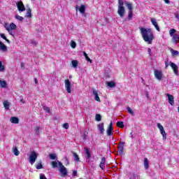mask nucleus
<instances>
[{"mask_svg": "<svg viewBox=\"0 0 179 179\" xmlns=\"http://www.w3.org/2000/svg\"><path fill=\"white\" fill-rule=\"evenodd\" d=\"M157 128L159 129L160 133L162 135L164 139H166L167 134H166V131H164V127H163V125H162L160 123H157Z\"/></svg>", "mask_w": 179, "mask_h": 179, "instance_id": "nucleus-6", "label": "nucleus"}, {"mask_svg": "<svg viewBox=\"0 0 179 179\" xmlns=\"http://www.w3.org/2000/svg\"><path fill=\"white\" fill-rule=\"evenodd\" d=\"M70 45L71 48H76V42L75 41H71Z\"/></svg>", "mask_w": 179, "mask_h": 179, "instance_id": "nucleus-31", "label": "nucleus"}, {"mask_svg": "<svg viewBox=\"0 0 179 179\" xmlns=\"http://www.w3.org/2000/svg\"><path fill=\"white\" fill-rule=\"evenodd\" d=\"M170 66L172 68L175 75H178V66L172 62H170Z\"/></svg>", "mask_w": 179, "mask_h": 179, "instance_id": "nucleus-9", "label": "nucleus"}, {"mask_svg": "<svg viewBox=\"0 0 179 179\" xmlns=\"http://www.w3.org/2000/svg\"><path fill=\"white\" fill-rule=\"evenodd\" d=\"M139 29L144 41L151 44L152 41H153V32H152V29L145 27H140Z\"/></svg>", "mask_w": 179, "mask_h": 179, "instance_id": "nucleus-1", "label": "nucleus"}, {"mask_svg": "<svg viewBox=\"0 0 179 179\" xmlns=\"http://www.w3.org/2000/svg\"><path fill=\"white\" fill-rule=\"evenodd\" d=\"M127 112L129 114H131V115H135L134 110H132V109H131L129 107L127 108Z\"/></svg>", "mask_w": 179, "mask_h": 179, "instance_id": "nucleus-38", "label": "nucleus"}, {"mask_svg": "<svg viewBox=\"0 0 179 179\" xmlns=\"http://www.w3.org/2000/svg\"><path fill=\"white\" fill-rule=\"evenodd\" d=\"M13 152L15 156H19V155H20V152L19 151V150H17V147L13 148Z\"/></svg>", "mask_w": 179, "mask_h": 179, "instance_id": "nucleus-24", "label": "nucleus"}, {"mask_svg": "<svg viewBox=\"0 0 179 179\" xmlns=\"http://www.w3.org/2000/svg\"><path fill=\"white\" fill-rule=\"evenodd\" d=\"M34 132L36 135H38V134H40V127H35Z\"/></svg>", "mask_w": 179, "mask_h": 179, "instance_id": "nucleus-43", "label": "nucleus"}, {"mask_svg": "<svg viewBox=\"0 0 179 179\" xmlns=\"http://www.w3.org/2000/svg\"><path fill=\"white\" fill-rule=\"evenodd\" d=\"M64 85H65V89L67 93H71V81H69V79H66L64 80Z\"/></svg>", "mask_w": 179, "mask_h": 179, "instance_id": "nucleus-7", "label": "nucleus"}, {"mask_svg": "<svg viewBox=\"0 0 179 179\" xmlns=\"http://www.w3.org/2000/svg\"><path fill=\"white\" fill-rule=\"evenodd\" d=\"M130 135H131V138H134V134L132 132L130 133Z\"/></svg>", "mask_w": 179, "mask_h": 179, "instance_id": "nucleus-59", "label": "nucleus"}, {"mask_svg": "<svg viewBox=\"0 0 179 179\" xmlns=\"http://www.w3.org/2000/svg\"><path fill=\"white\" fill-rule=\"evenodd\" d=\"M167 68H169V64L166 63V64H165V69H167Z\"/></svg>", "mask_w": 179, "mask_h": 179, "instance_id": "nucleus-58", "label": "nucleus"}, {"mask_svg": "<svg viewBox=\"0 0 179 179\" xmlns=\"http://www.w3.org/2000/svg\"><path fill=\"white\" fill-rule=\"evenodd\" d=\"M106 85L108 87H115V83H114L113 81L106 82Z\"/></svg>", "mask_w": 179, "mask_h": 179, "instance_id": "nucleus-27", "label": "nucleus"}, {"mask_svg": "<svg viewBox=\"0 0 179 179\" xmlns=\"http://www.w3.org/2000/svg\"><path fill=\"white\" fill-rule=\"evenodd\" d=\"M175 17H176V19H178V20H179V15H178V14H176V15H175Z\"/></svg>", "mask_w": 179, "mask_h": 179, "instance_id": "nucleus-54", "label": "nucleus"}, {"mask_svg": "<svg viewBox=\"0 0 179 179\" xmlns=\"http://www.w3.org/2000/svg\"><path fill=\"white\" fill-rule=\"evenodd\" d=\"M10 121L12 124H19V118L17 117H11Z\"/></svg>", "mask_w": 179, "mask_h": 179, "instance_id": "nucleus-22", "label": "nucleus"}, {"mask_svg": "<svg viewBox=\"0 0 179 179\" xmlns=\"http://www.w3.org/2000/svg\"><path fill=\"white\" fill-rule=\"evenodd\" d=\"M3 106L6 110H9V106H10V103L8 101H5L3 103Z\"/></svg>", "mask_w": 179, "mask_h": 179, "instance_id": "nucleus-28", "label": "nucleus"}, {"mask_svg": "<svg viewBox=\"0 0 179 179\" xmlns=\"http://www.w3.org/2000/svg\"><path fill=\"white\" fill-rule=\"evenodd\" d=\"M124 145H125V142L122 141V142H120V145L118 146V148H124Z\"/></svg>", "mask_w": 179, "mask_h": 179, "instance_id": "nucleus-49", "label": "nucleus"}, {"mask_svg": "<svg viewBox=\"0 0 179 179\" xmlns=\"http://www.w3.org/2000/svg\"><path fill=\"white\" fill-rule=\"evenodd\" d=\"M71 64H72L73 68H78V61H76V60H73V61L71 62Z\"/></svg>", "mask_w": 179, "mask_h": 179, "instance_id": "nucleus-33", "label": "nucleus"}, {"mask_svg": "<svg viewBox=\"0 0 179 179\" xmlns=\"http://www.w3.org/2000/svg\"><path fill=\"white\" fill-rule=\"evenodd\" d=\"M36 169L37 170H41V169H43V164H41V162H39L36 164Z\"/></svg>", "mask_w": 179, "mask_h": 179, "instance_id": "nucleus-29", "label": "nucleus"}, {"mask_svg": "<svg viewBox=\"0 0 179 179\" xmlns=\"http://www.w3.org/2000/svg\"><path fill=\"white\" fill-rule=\"evenodd\" d=\"M151 23H152L153 26H155L157 31H160V28L159 27V25L157 24V22L155 18H151Z\"/></svg>", "mask_w": 179, "mask_h": 179, "instance_id": "nucleus-19", "label": "nucleus"}, {"mask_svg": "<svg viewBox=\"0 0 179 179\" xmlns=\"http://www.w3.org/2000/svg\"><path fill=\"white\" fill-rule=\"evenodd\" d=\"M17 7L19 12H24V10H26V8H24V4H23V1H18L17 3Z\"/></svg>", "mask_w": 179, "mask_h": 179, "instance_id": "nucleus-8", "label": "nucleus"}, {"mask_svg": "<svg viewBox=\"0 0 179 179\" xmlns=\"http://www.w3.org/2000/svg\"><path fill=\"white\" fill-rule=\"evenodd\" d=\"M96 121H101V115L100 114H96L95 116Z\"/></svg>", "mask_w": 179, "mask_h": 179, "instance_id": "nucleus-39", "label": "nucleus"}, {"mask_svg": "<svg viewBox=\"0 0 179 179\" xmlns=\"http://www.w3.org/2000/svg\"><path fill=\"white\" fill-rule=\"evenodd\" d=\"M40 179H47V178L45 177V176L41 174L40 175Z\"/></svg>", "mask_w": 179, "mask_h": 179, "instance_id": "nucleus-51", "label": "nucleus"}, {"mask_svg": "<svg viewBox=\"0 0 179 179\" xmlns=\"http://www.w3.org/2000/svg\"><path fill=\"white\" fill-rule=\"evenodd\" d=\"M113 131H114V129L113 128V123H110L106 130V134L108 136H110V135H113Z\"/></svg>", "mask_w": 179, "mask_h": 179, "instance_id": "nucleus-13", "label": "nucleus"}, {"mask_svg": "<svg viewBox=\"0 0 179 179\" xmlns=\"http://www.w3.org/2000/svg\"><path fill=\"white\" fill-rule=\"evenodd\" d=\"M0 36L1 37V38H3V40H6V41H7V43H10V41H9V39H8L6 38V36H5L4 34H0Z\"/></svg>", "mask_w": 179, "mask_h": 179, "instance_id": "nucleus-32", "label": "nucleus"}, {"mask_svg": "<svg viewBox=\"0 0 179 179\" xmlns=\"http://www.w3.org/2000/svg\"><path fill=\"white\" fill-rule=\"evenodd\" d=\"M21 68H22V69H24V63H21Z\"/></svg>", "mask_w": 179, "mask_h": 179, "instance_id": "nucleus-53", "label": "nucleus"}, {"mask_svg": "<svg viewBox=\"0 0 179 179\" xmlns=\"http://www.w3.org/2000/svg\"><path fill=\"white\" fill-rule=\"evenodd\" d=\"M176 30L174 29H171L170 31H169V34L171 36V37H173V36H174V33H176Z\"/></svg>", "mask_w": 179, "mask_h": 179, "instance_id": "nucleus-41", "label": "nucleus"}, {"mask_svg": "<svg viewBox=\"0 0 179 179\" xmlns=\"http://www.w3.org/2000/svg\"><path fill=\"white\" fill-rule=\"evenodd\" d=\"M124 3L127 7L129 12H132V10L134 9V8H132V3L128 1H124Z\"/></svg>", "mask_w": 179, "mask_h": 179, "instance_id": "nucleus-20", "label": "nucleus"}, {"mask_svg": "<svg viewBox=\"0 0 179 179\" xmlns=\"http://www.w3.org/2000/svg\"><path fill=\"white\" fill-rule=\"evenodd\" d=\"M98 128L100 131V134L103 135L104 134V123H100L98 124Z\"/></svg>", "mask_w": 179, "mask_h": 179, "instance_id": "nucleus-21", "label": "nucleus"}, {"mask_svg": "<svg viewBox=\"0 0 179 179\" xmlns=\"http://www.w3.org/2000/svg\"><path fill=\"white\" fill-rule=\"evenodd\" d=\"M49 157L51 160H55L57 159V155L55 154H50Z\"/></svg>", "mask_w": 179, "mask_h": 179, "instance_id": "nucleus-36", "label": "nucleus"}, {"mask_svg": "<svg viewBox=\"0 0 179 179\" xmlns=\"http://www.w3.org/2000/svg\"><path fill=\"white\" fill-rule=\"evenodd\" d=\"M76 10H79L81 13H85V10H86V6L85 5H81L80 7L79 6H76Z\"/></svg>", "mask_w": 179, "mask_h": 179, "instance_id": "nucleus-11", "label": "nucleus"}, {"mask_svg": "<svg viewBox=\"0 0 179 179\" xmlns=\"http://www.w3.org/2000/svg\"><path fill=\"white\" fill-rule=\"evenodd\" d=\"M148 52L149 54V55H152V49H150V48H148Z\"/></svg>", "mask_w": 179, "mask_h": 179, "instance_id": "nucleus-50", "label": "nucleus"}, {"mask_svg": "<svg viewBox=\"0 0 179 179\" xmlns=\"http://www.w3.org/2000/svg\"><path fill=\"white\" fill-rule=\"evenodd\" d=\"M58 166H59V171L62 174V177H65L68 174V171L66 170V168L61 163V162H58Z\"/></svg>", "mask_w": 179, "mask_h": 179, "instance_id": "nucleus-5", "label": "nucleus"}, {"mask_svg": "<svg viewBox=\"0 0 179 179\" xmlns=\"http://www.w3.org/2000/svg\"><path fill=\"white\" fill-rule=\"evenodd\" d=\"M5 71V66L2 65V62L0 61V72Z\"/></svg>", "mask_w": 179, "mask_h": 179, "instance_id": "nucleus-42", "label": "nucleus"}, {"mask_svg": "<svg viewBox=\"0 0 179 179\" xmlns=\"http://www.w3.org/2000/svg\"><path fill=\"white\" fill-rule=\"evenodd\" d=\"M73 176H78V171H73Z\"/></svg>", "mask_w": 179, "mask_h": 179, "instance_id": "nucleus-52", "label": "nucleus"}, {"mask_svg": "<svg viewBox=\"0 0 179 179\" xmlns=\"http://www.w3.org/2000/svg\"><path fill=\"white\" fill-rule=\"evenodd\" d=\"M15 19H17V20H20V22H22L24 18H23V17H22L20 15H15Z\"/></svg>", "mask_w": 179, "mask_h": 179, "instance_id": "nucleus-46", "label": "nucleus"}, {"mask_svg": "<svg viewBox=\"0 0 179 179\" xmlns=\"http://www.w3.org/2000/svg\"><path fill=\"white\" fill-rule=\"evenodd\" d=\"M5 29L7 30V31H8L10 36H15V30H16V24H15V23L11 22L10 24H6Z\"/></svg>", "mask_w": 179, "mask_h": 179, "instance_id": "nucleus-3", "label": "nucleus"}, {"mask_svg": "<svg viewBox=\"0 0 179 179\" xmlns=\"http://www.w3.org/2000/svg\"><path fill=\"white\" fill-rule=\"evenodd\" d=\"M63 128H65V129H68L69 128V124L68 123H64L63 124Z\"/></svg>", "mask_w": 179, "mask_h": 179, "instance_id": "nucleus-48", "label": "nucleus"}, {"mask_svg": "<svg viewBox=\"0 0 179 179\" xmlns=\"http://www.w3.org/2000/svg\"><path fill=\"white\" fill-rule=\"evenodd\" d=\"M154 73L155 78L158 79V80H162V78H163V73L162 72V71L155 70Z\"/></svg>", "mask_w": 179, "mask_h": 179, "instance_id": "nucleus-10", "label": "nucleus"}, {"mask_svg": "<svg viewBox=\"0 0 179 179\" xmlns=\"http://www.w3.org/2000/svg\"><path fill=\"white\" fill-rule=\"evenodd\" d=\"M166 3H170V1L169 0H164Z\"/></svg>", "mask_w": 179, "mask_h": 179, "instance_id": "nucleus-57", "label": "nucleus"}, {"mask_svg": "<svg viewBox=\"0 0 179 179\" xmlns=\"http://www.w3.org/2000/svg\"><path fill=\"white\" fill-rule=\"evenodd\" d=\"M134 17V13L132 11H129V15L127 16V20H126L127 22H129V20H132V18Z\"/></svg>", "mask_w": 179, "mask_h": 179, "instance_id": "nucleus-25", "label": "nucleus"}, {"mask_svg": "<svg viewBox=\"0 0 179 179\" xmlns=\"http://www.w3.org/2000/svg\"><path fill=\"white\" fill-rule=\"evenodd\" d=\"M6 81L0 80V85L1 87H6Z\"/></svg>", "mask_w": 179, "mask_h": 179, "instance_id": "nucleus-34", "label": "nucleus"}, {"mask_svg": "<svg viewBox=\"0 0 179 179\" xmlns=\"http://www.w3.org/2000/svg\"><path fill=\"white\" fill-rule=\"evenodd\" d=\"M84 153L86 155L85 157L86 159H90L92 156V152H90V150H89L87 148H85L84 149Z\"/></svg>", "mask_w": 179, "mask_h": 179, "instance_id": "nucleus-18", "label": "nucleus"}, {"mask_svg": "<svg viewBox=\"0 0 179 179\" xmlns=\"http://www.w3.org/2000/svg\"><path fill=\"white\" fill-rule=\"evenodd\" d=\"M117 152H118L119 155H122V153H124V148H122L121 147H118Z\"/></svg>", "mask_w": 179, "mask_h": 179, "instance_id": "nucleus-44", "label": "nucleus"}, {"mask_svg": "<svg viewBox=\"0 0 179 179\" xmlns=\"http://www.w3.org/2000/svg\"><path fill=\"white\" fill-rule=\"evenodd\" d=\"M170 52L172 57H178L179 55V52L178 50H175L174 49H170Z\"/></svg>", "mask_w": 179, "mask_h": 179, "instance_id": "nucleus-23", "label": "nucleus"}, {"mask_svg": "<svg viewBox=\"0 0 179 179\" xmlns=\"http://www.w3.org/2000/svg\"><path fill=\"white\" fill-rule=\"evenodd\" d=\"M34 82H35L36 85H37V83H38V80H37V78H34Z\"/></svg>", "mask_w": 179, "mask_h": 179, "instance_id": "nucleus-55", "label": "nucleus"}, {"mask_svg": "<svg viewBox=\"0 0 179 179\" xmlns=\"http://www.w3.org/2000/svg\"><path fill=\"white\" fill-rule=\"evenodd\" d=\"M51 164L53 167V169H55L56 167H58V162H52Z\"/></svg>", "mask_w": 179, "mask_h": 179, "instance_id": "nucleus-45", "label": "nucleus"}, {"mask_svg": "<svg viewBox=\"0 0 179 179\" xmlns=\"http://www.w3.org/2000/svg\"><path fill=\"white\" fill-rule=\"evenodd\" d=\"M117 13L120 17H124L125 15V8L124 7V1L122 0L118 1Z\"/></svg>", "mask_w": 179, "mask_h": 179, "instance_id": "nucleus-2", "label": "nucleus"}, {"mask_svg": "<svg viewBox=\"0 0 179 179\" xmlns=\"http://www.w3.org/2000/svg\"><path fill=\"white\" fill-rule=\"evenodd\" d=\"M178 41H179V36H178V34H175L172 36L171 42L173 43V44H178Z\"/></svg>", "mask_w": 179, "mask_h": 179, "instance_id": "nucleus-17", "label": "nucleus"}, {"mask_svg": "<svg viewBox=\"0 0 179 179\" xmlns=\"http://www.w3.org/2000/svg\"><path fill=\"white\" fill-rule=\"evenodd\" d=\"M166 96L168 97L169 104H171V106H174V96L169 94H166Z\"/></svg>", "mask_w": 179, "mask_h": 179, "instance_id": "nucleus-14", "label": "nucleus"}, {"mask_svg": "<svg viewBox=\"0 0 179 179\" xmlns=\"http://www.w3.org/2000/svg\"><path fill=\"white\" fill-rule=\"evenodd\" d=\"M21 103H22V104H24V103H26V101H24V100H23V99H20Z\"/></svg>", "mask_w": 179, "mask_h": 179, "instance_id": "nucleus-56", "label": "nucleus"}, {"mask_svg": "<svg viewBox=\"0 0 179 179\" xmlns=\"http://www.w3.org/2000/svg\"><path fill=\"white\" fill-rule=\"evenodd\" d=\"M0 51H1L2 52H6V51H8V47H6V45H5V43H2L0 41Z\"/></svg>", "mask_w": 179, "mask_h": 179, "instance_id": "nucleus-15", "label": "nucleus"}, {"mask_svg": "<svg viewBox=\"0 0 179 179\" xmlns=\"http://www.w3.org/2000/svg\"><path fill=\"white\" fill-rule=\"evenodd\" d=\"M83 54H84V57H85L87 61H88V62H90L92 64V60L90 59V58L89 57H87V54L86 53V52H83Z\"/></svg>", "mask_w": 179, "mask_h": 179, "instance_id": "nucleus-37", "label": "nucleus"}, {"mask_svg": "<svg viewBox=\"0 0 179 179\" xmlns=\"http://www.w3.org/2000/svg\"><path fill=\"white\" fill-rule=\"evenodd\" d=\"M26 17H31V10L30 8L27 10Z\"/></svg>", "mask_w": 179, "mask_h": 179, "instance_id": "nucleus-30", "label": "nucleus"}, {"mask_svg": "<svg viewBox=\"0 0 179 179\" xmlns=\"http://www.w3.org/2000/svg\"><path fill=\"white\" fill-rule=\"evenodd\" d=\"M100 169H101V170H105L106 169V157H102L100 164H99Z\"/></svg>", "mask_w": 179, "mask_h": 179, "instance_id": "nucleus-16", "label": "nucleus"}, {"mask_svg": "<svg viewBox=\"0 0 179 179\" xmlns=\"http://www.w3.org/2000/svg\"><path fill=\"white\" fill-rule=\"evenodd\" d=\"M73 156L76 162H79V155L74 152L73 153Z\"/></svg>", "mask_w": 179, "mask_h": 179, "instance_id": "nucleus-40", "label": "nucleus"}, {"mask_svg": "<svg viewBox=\"0 0 179 179\" xmlns=\"http://www.w3.org/2000/svg\"><path fill=\"white\" fill-rule=\"evenodd\" d=\"M117 127H118L119 128H124V122H117Z\"/></svg>", "mask_w": 179, "mask_h": 179, "instance_id": "nucleus-35", "label": "nucleus"}, {"mask_svg": "<svg viewBox=\"0 0 179 179\" xmlns=\"http://www.w3.org/2000/svg\"><path fill=\"white\" fill-rule=\"evenodd\" d=\"M92 93L94 96V100H96V101H99V103H100L101 101H100V97H99V92L96 89L93 88Z\"/></svg>", "mask_w": 179, "mask_h": 179, "instance_id": "nucleus-12", "label": "nucleus"}, {"mask_svg": "<svg viewBox=\"0 0 179 179\" xmlns=\"http://www.w3.org/2000/svg\"><path fill=\"white\" fill-rule=\"evenodd\" d=\"M43 110L46 111V113H50V109L48 106H43Z\"/></svg>", "mask_w": 179, "mask_h": 179, "instance_id": "nucleus-47", "label": "nucleus"}, {"mask_svg": "<svg viewBox=\"0 0 179 179\" xmlns=\"http://www.w3.org/2000/svg\"><path fill=\"white\" fill-rule=\"evenodd\" d=\"M144 167L145 170H148V169H149V159H148V158L144 159Z\"/></svg>", "mask_w": 179, "mask_h": 179, "instance_id": "nucleus-26", "label": "nucleus"}, {"mask_svg": "<svg viewBox=\"0 0 179 179\" xmlns=\"http://www.w3.org/2000/svg\"><path fill=\"white\" fill-rule=\"evenodd\" d=\"M38 157V154H37V152H36L35 151L31 152L28 158L30 164H34V163H36V160H37Z\"/></svg>", "mask_w": 179, "mask_h": 179, "instance_id": "nucleus-4", "label": "nucleus"}]
</instances>
